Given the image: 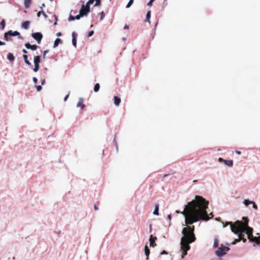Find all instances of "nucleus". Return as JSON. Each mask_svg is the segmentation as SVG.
<instances>
[{"label":"nucleus","instance_id":"20e7f679","mask_svg":"<svg viewBox=\"0 0 260 260\" xmlns=\"http://www.w3.org/2000/svg\"><path fill=\"white\" fill-rule=\"evenodd\" d=\"M230 248L223 245H221L220 247L216 251V254L218 256H222L224 255L226 251H228Z\"/></svg>","mask_w":260,"mask_h":260},{"label":"nucleus","instance_id":"39448f33","mask_svg":"<svg viewBox=\"0 0 260 260\" xmlns=\"http://www.w3.org/2000/svg\"><path fill=\"white\" fill-rule=\"evenodd\" d=\"M243 219L246 220L244 222H243L244 225H246L245 227V229H244L245 233L247 234V236L252 234V232H253V229H252V228L248 226V221L247 218L243 217Z\"/></svg>","mask_w":260,"mask_h":260},{"label":"nucleus","instance_id":"9d476101","mask_svg":"<svg viewBox=\"0 0 260 260\" xmlns=\"http://www.w3.org/2000/svg\"><path fill=\"white\" fill-rule=\"evenodd\" d=\"M32 37L40 44L42 39L43 35L41 32H35L32 34Z\"/></svg>","mask_w":260,"mask_h":260},{"label":"nucleus","instance_id":"58836bf2","mask_svg":"<svg viewBox=\"0 0 260 260\" xmlns=\"http://www.w3.org/2000/svg\"><path fill=\"white\" fill-rule=\"evenodd\" d=\"M241 241V239L238 238L235 240L234 242L233 243V244H236V243L239 242Z\"/></svg>","mask_w":260,"mask_h":260},{"label":"nucleus","instance_id":"4c0bfd02","mask_svg":"<svg viewBox=\"0 0 260 260\" xmlns=\"http://www.w3.org/2000/svg\"><path fill=\"white\" fill-rule=\"evenodd\" d=\"M48 50H45V51H44V52H43V58L44 59H45V57H46V54L48 53Z\"/></svg>","mask_w":260,"mask_h":260},{"label":"nucleus","instance_id":"680f3d73","mask_svg":"<svg viewBox=\"0 0 260 260\" xmlns=\"http://www.w3.org/2000/svg\"><path fill=\"white\" fill-rule=\"evenodd\" d=\"M56 23H57L56 22H54V25L56 24Z\"/></svg>","mask_w":260,"mask_h":260},{"label":"nucleus","instance_id":"79ce46f5","mask_svg":"<svg viewBox=\"0 0 260 260\" xmlns=\"http://www.w3.org/2000/svg\"><path fill=\"white\" fill-rule=\"evenodd\" d=\"M253 204V207L255 209H257V205L254 203V202H253V203L252 204Z\"/></svg>","mask_w":260,"mask_h":260},{"label":"nucleus","instance_id":"c756f323","mask_svg":"<svg viewBox=\"0 0 260 260\" xmlns=\"http://www.w3.org/2000/svg\"><path fill=\"white\" fill-rule=\"evenodd\" d=\"M150 11H149L146 14V20L149 22V19L150 18Z\"/></svg>","mask_w":260,"mask_h":260},{"label":"nucleus","instance_id":"f704fd0d","mask_svg":"<svg viewBox=\"0 0 260 260\" xmlns=\"http://www.w3.org/2000/svg\"><path fill=\"white\" fill-rule=\"evenodd\" d=\"M100 15H101L100 19H101V20H102L104 19V18L105 17V14H104V12H101Z\"/></svg>","mask_w":260,"mask_h":260},{"label":"nucleus","instance_id":"aec40b11","mask_svg":"<svg viewBox=\"0 0 260 260\" xmlns=\"http://www.w3.org/2000/svg\"><path fill=\"white\" fill-rule=\"evenodd\" d=\"M156 240V237H153L152 235H151L150 236V239H149V241H150V246H153V243L155 242V241Z\"/></svg>","mask_w":260,"mask_h":260},{"label":"nucleus","instance_id":"5fc2aeb1","mask_svg":"<svg viewBox=\"0 0 260 260\" xmlns=\"http://www.w3.org/2000/svg\"><path fill=\"white\" fill-rule=\"evenodd\" d=\"M236 152L237 154H238L239 155L241 154V152L239 151H236Z\"/></svg>","mask_w":260,"mask_h":260},{"label":"nucleus","instance_id":"2eb2a0df","mask_svg":"<svg viewBox=\"0 0 260 260\" xmlns=\"http://www.w3.org/2000/svg\"><path fill=\"white\" fill-rule=\"evenodd\" d=\"M76 34H75V32H73L72 33V37H73V39H72V43H73V45L76 47V44H77V40H76Z\"/></svg>","mask_w":260,"mask_h":260},{"label":"nucleus","instance_id":"dca6fc26","mask_svg":"<svg viewBox=\"0 0 260 260\" xmlns=\"http://www.w3.org/2000/svg\"><path fill=\"white\" fill-rule=\"evenodd\" d=\"M83 99L82 98H80L78 103H77V107H81V109H83L85 105L83 104Z\"/></svg>","mask_w":260,"mask_h":260},{"label":"nucleus","instance_id":"864d4df0","mask_svg":"<svg viewBox=\"0 0 260 260\" xmlns=\"http://www.w3.org/2000/svg\"><path fill=\"white\" fill-rule=\"evenodd\" d=\"M42 83V85H44L45 83V79H43L42 81V83Z\"/></svg>","mask_w":260,"mask_h":260},{"label":"nucleus","instance_id":"49530a36","mask_svg":"<svg viewBox=\"0 0 260 260\" xmlns=\"http://www.w3.org/2000/svg\"><path fill=\"white\" fill-rule=\"evenodd\" d=\"M22 52H23L25 54H26L27 53V50H26V49H23L22 50Z\"/></svg>","mask_w":260,"mask_h":260},{"label":"nucleus","instance_id":"72a5a7b5","mask_svg":"<svg viewBox=\"0 0 260 260\" xmlns=\"http://www.w3.org/2000/svg\"><path fill=\"white\" fill-rule=\"evenodd\" d=\"M95 1V6H98L101 5V0H94Z\"/></svg>","mask_w":260,"mask_h":260},{"label":"nucleus","instance_id":"a18cd8bd","mask_svg":"<svg viewBox=\"0 0 260 260\" xmlns=\"http://www.w3.org/2000/svg\"><path fill=\"white\" fill-rule=\"evenodd\" d=\"M69 96V94H67V95L65 96V98H64V101H66L67 100V99H68Z\"/></svg>","mask_w":260,"mask_h":260},{"label":"nucleus","instance_id":"cd10ccee","mask_svg":"<svg viewBox=\"0 0 260 260\" xmlns=\"http://www.w3.org/2000/svg\"><path fill=\"white\" fill-rule=\"evenodd\" d=\"M244 204L245 205V206H248L249 204H252L253 203V201H250L248 200H245L244 201Z\"/></svg>","mask_w":260,"mask_h":260},{"label":"nucleus","instance_id":"4468645a","mask_svg":"<svg viewBox=\"0 0 260 260\" xmlns=\"http://www.w3.org/2000/svg\"><path fill=\"white\" fill-rule=\"evenodd\" d=\"M81 17H83V16L80 15V13H79V14L77 15L75 17H74V16H72L71 15L69 18V21L74 20L75 19L78 20Z\"/></svg>","mask_w":260,"mask_h":260},{"label":"nucleus","instance_id":"6ab92c4d","mask_svg":"<svg viewBox=\"0 0 260 260\" xmlns=\"http://www.w3.org/2000/svg\"><path fill=\"white\" fill-rule=\"evenodd\" d=\"M224 162L225 165L228 167H232L233 165V162L232 160H224Z\"/></svg>","mask_w":260,"mask_h":260},{"label":"nucleus","instance_id":"4d7b16f0","mask_svg":"<svg viewBox=\"0 0 260 260\" xmlns=\"http://www.w3.org/2000/svg\"><path fill=\"white\" fill-rule=\"evenodd\" d=\"M45 6V4H43L42 5V6L41 7V9H42V8H43V7H44Z\"/></svg>","mask_w":260,"mask_h":260},{"label":"nucleus","instance_id":"6e6d98bb","mask_svg":"<svg viewBox=\"0 0 260 260\" xmlns=\"http://www.w3.org/2000/svg\"><path fill=\"white\" fill-rule=\"evenodd\" d=\"M19 36V37H18V38H19V39H23V37H22L21 36H20V35L19 36Z\"/></svg>","mask_w":260,"mask_h":260},{"label":"nucleus","instance_id":"c85d7f7f","mask_svg":"<svg viewBox=\"0 0 260 260\" xmlns=\"http://www.w3.org/2000/svg\"><path fill=\"white\" fill-rule=\"evenodd\" d=\"M43 14V15L45 16V17L47 18V15L46 14V13L43 11H40L37 13L38 17H40L41 14Z\"/></svg>","mask_w":260,"mask_h":260},{"label":"nucleus","instance_id":"09e8293b","mask_svg":"<svg viewBox=\"0 0 260 260\" xmlns=\"http://www.w3.org/2000/svg\"><path fill=\"white\" fill-rule=\"evenodd\" d=\"M167 218H168V219L169 220H171V215H168Z\"/></svg>","mask_w":260,"mask_h":260},{"label":"nucleus","instance_id":"052dcab7","mask_svg":"<svg viewBox=\"0 0 260 260\" xmlns=\"http://www.w3.org/2000/svg\"><path fill=\"white\" fill-rule=\"evenodd\" d=\"M176 212V213H179V212L178 211H177V210Z\"/></svg>","mask_w":260,"mask_h":260},{"label":"nucleus","instance_id":"ddd939ff","mask_svg":"<svg viewBox=\"0 0 260 260\" xmlns=\"http://www.w3.org/2000/svg\"><path fill=\"white\" fill-rule=\"evenodd\" d=\"M114 104L116 106H118L121 102V99L120 98L117 96H114Z\"/></svg>","mask_w":260,"mask_h":260},{"label":"nucleus","instance_id":"a878e982","mask_svg":"<svg viewBox=\"0 0 260 260\" xmlns=\"http://www.w3.org/2000/svg\"><path fill=\"white\" fill-rule=\"evenodd\" d=\"M100 85L99 83L95 84V85H94V91L95 92L99 91V90L100 89Z\"/></svg>","mask_w":260,"mask_h":260},{"label":"nucleus","instance_id":"f257e3e1","mask_svg":"<svg viewBox=\"0 0 260 260\" xmlns=\"http://www.w3.org/2000/svg\"><path fill=\"white\" fill-rule=\"evenodd\" d=\"M208 202L201 196H197L194 200L188 202L184 210L181 212L185 217L186 225H190L200 220H208L213 217L212 213L209 216L207 214L206 209Z\"/></svg>","mask_w":260,"mask_h":260},{"label":"nucleus","instance_id":"6e6552de","mask_svg":"<svg viewBox=\"0 0 260 260\" xmlns=\"http://www.w3.org/2000/svg\"><path fill=\"white\" fill-rule=\"evenodd\" d=\"M89 12L90 7L83 4L81 6L79 13H80V15L84 16L87 15Z\"/></svg>","mask_w":260,"mask_h":260},{"label":"nucleus","instance_id":"4be33fe9","mask_svg":"<svg viewBox=\"0 0 260 260\" xmlns=\"http://www.w3.org/2000/svg\"><path fill=\"white\" fill-rule=\"evenodd\" d=\"M144 251H145V254L147 256V259H148L149 253H150V250H149L148 247L147 245H146L145 246Z\"/></svg>","mask_w":260,"mask_h":260},{"label":"nucleus","instance_id":"7c9ffc66","mask_svg":"<svg viewBox=\"0 0 260 260\" xmlns=\"http://www.w3.org/2000/svg\"><path fill=\"white\" fill-rule=\"evenodd\" d=\"M133 2H134V0H129V1L128 2L126 7L127 8H129L131 6V5L133 4Z\"/></svg>","mask_w":260,"mask_h":260},{"label":"nucleus","instance_id":"ea45409f","mask_svg":"<svg viewBox=\"0 0 260 260\" xmlns=\"http://www.w3.org/2000/svg\"><path fill=\"white\" fill-rule=\"evenodd\" d=\"M153 0H150L147 4L148 6H151L152 5Z\"/></svg>","mask_w":260,"mask_h":260},{"label":"nucleus","instance_id":"37998d69","mask_svg":"<svg viewBox=\"0 0 260 260\" xmlns=\"http://www.w3.org/2000/svg\"><path fill=\"white\" fill-rule=\"evenodd\" d=\"M168 253L166 251L163 250L161 253L160 254H167Z\"/></svg>","mask_w":260,"mask_h":260},{"label":"nucleus","instance_id":"f3484780","mask_svg":"<svg viewBox=\"0 0 260 260\" xmlns=\"http://www.w3.org/2000/svg\"><path fill=\"white\" fill-rule=\"evenodd\" d=\"M30 24V22L29 21H25L22 24V27L24 29H28L29 27V25Z\"/></svg>","mask_w":260,"mask_h":260},{"label":"nucleus","instance_id":"b1692460","mask_svg":"<svg viewBox=\"0 0 260 260\" xmlns=\"http://www.w3.org/2000/svg\"><path fill=\"white\" fill-rule=\"evenodd\" d=\"M61 42V39H59V38H57L55 42H54V47H56L58 44Z\"/></svg>","mask_w":260,"mask_h":260},{"label":"nucleus","instance_id":"2f4dec72","mask_svg":"<svg viewBox=\"0 0 260 260\" xmlns=\"http://www.w3.org/2000/svg\"><path fill=\"white\" fill-rule=\"evenodd\" d=\"M218 245V240L217 239H215L214 240V246L217 247Z\"/></svg>","mask_w":260,"mask_h":260},{"label":"nucleus","instance_id":"e433bc0d","mask_svg":"<svg viewBox=\"0 0 260 260\" xmlns=\"http://www.w3.org/2000/svg\"><path fill=\"white\" fill-rule=\"evenodd\" d=\"M93 33H94L93 30H91V31L88 32V34L87 36L88 37H91V36H92L93 35Z\"/></svg>","mask_w":260,"mask_h":260},{"label":"nucleus","instance_id":"8fccbe9b","mask_svg":"<svg viewBox=\"0 0 260 260\" xmlns=\"http://www.w3.org/2000/svg\"><path fill=\"white\" fill-rule=\"evenodd\" d=\"M128 28L129 26L127 25H125V26H124V29H128Z\"/></svg>","mask_w":260,"mask_h":260},{"label":"nucleus","instance_id":"603ef678","mask_svg":"<svg viewBox=\"0 0 260 260\" xmlns=\"http://www.w3.org/2000/svg\"><path fill=\"white\" fill-rule=\"evenodd\" d=\"M94 208L95 210H98L99 209L98 207H97V206L96 205H94Z\"/></svg>","mask_w":260,"mask_h":260},{"label":"nucleus","instance_id":"3c124183","mask_svg":"<svg viewBox=\"0 0 260 260\" xmlns=\"http://www.w3.org/2000/svg\"><path fill=\"white\" fill-rule=\"evenodd\" d=\"M4 45H5V43L4 42H3L1 41H0V46Z\"/></svg>","mask_w":260,"mask_h":260},{"label":"nucleus","instance_id":"0eeeda50","mask_svg":"<svg viewBox=\"0 0 260 260\" xmlns=\"http://www.w3.org/2000/svg\"><path fill=\"white\" fill-rule=\"evenodd\" d=\"M181 244V250L182 251V258L187 254V251L190 249V247L189 245L186 244L180 243Z\"/></svg>","mask_w":260,"mask_h":260},{"label":"nucleus","instance_id":"7ed1b4c3","mask_svg":"<svg viewBox=\"0 0 260 260\" xmlns=\"http://www.w3.org/2000/svg\"><path fill=\"white\" fill-rule=\"evenodd\" d=\"M194 226H188L183 229L182 233L183 236L181 239V243L183 244H189L194 242L196 240L195 235L194 234Z\"/></svg>","mask_w":260,"mask_h":260},{"label":"nucleus","instance_id":"bb28decb","mask_svg":"<svg viewBox=\"0 0 260 260\" xmlns=\"http://www.w3.org/2000/svg\"><path fill=\"white\" fill-rule=\"evenodd\" d=\"M6 22L4 19L0 22V27H1L2 29H4L5 27Z\"/></svg>","mask_w":260,"mask_h":260},{"label":"nucleus","instance_id":"5701e85b","mask_svg":"<svg viewBox=\"0 0 260 260\" xmlns=\"http://www.w3.org/2000/svg\"><path fill=\"white\" fill-rule=\"evenodd\" d=\"M31 4V0H24V6L25 8H28Z\"/></svg>","mask_w":260,"mask_h":260},{"label":"nucleus","instance_id":"f03ea898","mask_svg":"<svg viewBox=\"0 0 260 260\" xmlns=\"http://www.w3.org/2000/svg\"><path fill=\"white\" fill-rule=\"evenodd\" d=\"M228 225H230L232 232L237 234L241 240H242L243 242L246 241V239L244 238V229H245V227L246 225H244L243 222L237 220L234 223L231 221L223 222V227H225Z\"/></svg>","mask_w":260,"mask_h":260},{"label":"nucleus","instance_id":"393cba45","mask_svg":"<svg viewBox=\"0 0 260 260\" xmlns=\"http://www.w3.org/2000/svg\"><path fill=\"white\" fill-rule=\"evenodd\" d=\"M158 210H159V206H158V205L156 204V205H155V209L153 212V214L154 215H158Z\"/></svg>","mask_w":260,"mask_h":260},{"label":"nucleus","instance_id":"412c9836","mask_svg":"<svg viewBox=\"0 0 260 260\" xmlns=\"http://www.w3.org/2000/svg\"><path fill=\"white\" fill-rule=\"evenodd\" d=\"M7 58L8 60L10 61H14L15 59V57L13 54L11 53H9L7 55Z\"/></svg>","mask_w":260,"mask_h":260},{"label":"nucleus","instance_id":"13d9d810","mask_svg":"<svg viewBox=\"0 0 260 260\" xmlns=\"http://www.w3.org/2000/svg\"><path fill=\"white\" fill-rule=\"evenodd\" d=\"M168 175V174H165L164 175V178L166 177V176H167Z\"/></svg>","mask_w":260,"mask_h":260},{"label":"nucleus","instance_id":"bf43d9fd","mask_svg":"<svg viewBox=\"0 0 260 260\" xmlns=\"http://www.w3.org/2000/svg\"><path fill=\"white\" fill-rule=\"evenodd\" d=\"M193 182H197V180H194L193 181Z\"/></svg>","mask_w":260,"mask_h":260},{"label":"nucleus","instance_id":"a19ab883","mask_svg":"<svg viewBox=\"0 0 260 260\" xmlns=\"http://www.w3.org/2000/svg\"><path fill=\"white\" fill-rule=\"evenodd\" d=\"M32 80H33V81L34 83H37L38 79L36 77H33Z\"/></svg>","mask_w":260,"mask_h":260},{"label":"nucleus","instance_id":"473e14b6","mask_svg":"<svg viewBox=\"0 0 260 260\" xmlns=\"http://www.w3.org/2000/svg\"><path fill=\"white\" fill-rule=\"evenodd\" d=\"M94 0H89L86 3V5L90 7V5L93 3Z\"/></svg>","mask_w":260,"mask_h":260},{"label":"nucleus","instance_id":"9b49d317","mask_svg":"<svg viewBox=\"0 0 260 260\" xmlns=\"http://www.w3.org/2000/svg\"><path fill=\"white\" fill-rule=\"evenodd\" d=\"M247 238L250 241L254 242L257 244H259L260 243L259 237H254L252 234L247 236Z\"/></svg>","mask_w":260,"mask_h":260},{"label":"nucleus","instance_id":"de8ad7c7","mask_svg":"<svg viewBox=\"0 0 260 260\" xmlns=\"http://www.w3.org/2000/svg\"><path fill=\"white\" fill-rule=\"evenodd\" d=\"M56 36H58V37H59V36H61V33L60 32H58L56 34Z\"/></svg>","mask_w":260,"mask_h":260},{"label":"nucleus","instance_id":"1a4fd4ad","mask_svg":"<svg viewBox=\"0 0 260 260\" xmlns=\"http://www.w3.org/2000/svg\"><path fill=\"white\" fill-rule=\"evenodd\" d=\"M20 33L17 31H12V30H9L4 35V39L6 41L9 40V37L10 36H19Z\"/></svg>","mask_w":260,"mask_h":260},{"label":"nucleus","instance_id":"c03bdc74","mask_svg":"<svg viewBox=\"0 0 260 260\" xmlns=\"http://www.w3.org/2000/svg\"><path fill=\"white\" fill-rule=\"evenodd\" d=\"M224 160H224V159H223V158H221V157H220V158L218 159V161H219V162H222V161H223V162H224Z\"/></svg>","mask_w":260,"mask_h":260},{"label":"nucleus","instance_id":"423d86ee","mask_svg":"<svg viewBox=\"0 0 260 260\" xmlns=\"http://www.w3.org/2000/svg\"><path fill=\"white\" fill-rule=\"evenodd\" d=\"M34 62L35 64V67L33 69V71L35 72H37L39 70V63L41 62V56H35L34 58Z\"/></svg>","mask_w":260,"mask_h":260},{"label":"nucleus","instance_id":"c9c22d12","mask_svg":"<svg viewBox=\"0 0 260 260\" xmlns=\"http://www.w3.org/2000/svg\"><path fill=\"white\" fill-rule=\"evenodd\" d=\"M38 91H40L42 90V87L41 85L36 86Z\"/></svg>","mask_w":260,"mask_h":260},{"label":"nucleus","instance_id":"f8f14e48","mask_svg":"<svg viewBox=\"0 0 260 260\" xmlns=\"http://www.w3.org/2000/svg\"><path fill=\"white\" fill-rule=\"evenodd\" d=\"M25 47L28 49H31L32 50H36L38 46L37 45H30L29 43H27L25 44Z\"/></svg>","mask_w":260,"mask_h":260},{"label":"nucleus","instance_id":"a211bd4d","mask_svg":"<svg viewBox=\"0 0 260 260\" xmlns=\"http://www.w3.org/2000/svg\"><path fill=\"white\" fill-rule=\"evenodd\" d=\"M23 57L24 58V62H25V63L29 66H30L31 65V63L30 62H29L28 60V56L26 55V54H24L23 55Z\"/></svg>","mask_w":260,"mask_h":260}]
</instances>
